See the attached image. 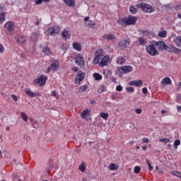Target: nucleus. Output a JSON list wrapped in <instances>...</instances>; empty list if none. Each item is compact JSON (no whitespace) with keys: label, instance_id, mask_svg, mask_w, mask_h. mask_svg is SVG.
Segmentation results:
<instances>
[{"label":"nucleus","instance_id":"f257e3e1","mask_svg":"<svg viewBox=\"0 0 181 181\" xmlns=\"http://www.w3.org/2000/svg\"><path fill=\"white\" fill-rule=\"evenodd\" d=\"M136 21H138L136 17L129 16V17L119 18L117 21V23L119 25H122V26H129L131 25H135V23H136Z\"/></svg>","mask_w":181,"mask_h":181},{"label":"nucleus","instance_id":"f03ea898","mask_svg":"<svg viewBox=\"0 0 181 181\" xmlns=\"http://www.w3.org/2000/svg\"><path fill=\"white\" fill-rule=\"evenodd\" d=\"M136 8H139L144 12L146 13H152V12H155V8L150 4L146 3H140L136 5Z\"/></svg>","mask_w":181,"mask_h":181},{"label":"nucleus","instance_id":"7ed1b4c3","mask_svg":"<svg viewBox=\"0 0 181 181\" xmlns=\"http://www.w3.org/2000/svg\"><path fill=\"white\" fill-rule=\"evenodd\" d=\"M47 81V76H45V75H41L40 77L37 79H34V83L35 84H38L40 86V87L46 85V81Z\"/></svg>","mask_w":181,"mask_h":181},{"label":"nucleus","instance_id":"20e7f679","mask_svg":"<svg viewBox=\"0 0 181 181\" xmlns=\"http://www.w3.org/2000/svg\"><path fill=\"white\" fill-rule=\"evenodd\" d=\"M146 49L147 53H148V54H150V56H158V54H159V51H158V49H156V48L153 46L151 45H148L146 47Z\"/></svg>","mask_w":181,"mask_h":181},{"label":"nucleus","instance_id":"39448f33","mask_svg":"<svg viewBox=\"0 0 181 181\" xmlns=\"http://www.w3.org/2000/svg\"><path fill=\"white\" fill-rule=\"evenodd\" d=\"M47 30L49 35L54 36L55 35H57L59 32H60V26L54 25L53 27H49Z\"/></svg>","mask_w":181,"mask_h":181},{"label":"nucleus","instance_id":"423d86ee","mask_svg":"<svg viewBox=\"0 0 181 181\" xmlns=\"http://www.w3.org/2000/svg\"><path fill=\"white\" fill-rule=\"evenodd\" d=\"M131 45V41L129 40H122L119 42V47L122 50H124V49H127L128 46Z\"/></svg>","mask_w":181,"mask_h":181},{"label":"nucleus","instance_id":"0eeeda50","mask_svg":"<svg viewBox=\"0 0 181 181\" xmlns=\"http://www.w3.org/2000/svg\"><path fill=\"white\" fill-rule=\"evenodd\" d=\"M84 77H86V74L83 71H79L76 75V83L78 82L80 84L84 80Z\"/></svg>","mask_w":181,"mask_h":181},{"label":"nucleus","instance_id":"6e6552de","mask_svg":"<svg viewBox=\"0 0 181 181\" xmlns=\"http://www.w3.org/2000/svg\"><path fill=\"white\" fill-rule=\"evenodd\" d=\"M75 61L78 66H80V67H84V59H83V56L81 55V54H78V56L75 59Z\"/></svg>","mask_w":181,"mask_h":181},{"label":"nucleus","instance_id":"1a4fd4ad","mask_svg":"<svg viewBox=\"0 0 181 181\" xmlns=\"http://www.w3.org/2000/svg\"><path fill=\"white\" fill-rule=\"evenodd\" d=\"M118 71L124 73V74H127V73H131L132 71V66H121L119 69Z\"/></svg>","mask_w":181,"mask_h":181},{"label":"nucleus","instance_id":"9d476101","mask_svg":"<svg viewBox=\"0 0 181 181\" xmlns=\"http://www.w3.org/2000/svg\"><path fill=\"white\" fill-rule=\"evenodd\" d=\"M100 62L99 63V66L104 67V66H108V62H110V57L105 56L100 59Z\"/></svg>","mask_w":181,"mask_h":181},{"label":"nucleus","instance_id":"9b49d317","mask_svg":"<svg viewBox=\"0 0 181 181\" xmlns=\"http://www.w3.org/2000/svg\"><path fill=\"white\" fill-rule=\"evenodd\" d=\"M103 39L107 40V42H114L117 37L114 34H106L103 36Z\"/></svg>","mask_w":181,"mask_h":181},{"label":"nucleus","instance_id":"f8f14e48","mask_svg":"<svg viewBox=\"0 0 181 181\" xmlns=\"http://www.w3.org/2000/svg\"><path fill=\"white\" fill-rule=\"evenodd\" d=\"M15 40H16L17 43H18L19 45L26 43V38L22 35H16L15 37Z\"/></svg>","mask_w":181,"mask_h":181},{"label":"nucleus","instance_id":"ddd939ff","mask_svg":"<svg viewBox=\"0 0 181 181\" xmlns=\"http://www.w3.org/2000/svg\"><path fill=\"white\" fill-rule=\"evenodd\" d=\"M158 50H164L165 52H167L168 50V45L166 43L163 42V41L158 42Z\"/></svg>","mask_w":181,"mask_h":181},{"label":"nucleus","instance_id":"4468645a","mask_svg":"<svg viewBox=\"0 0 181 181\" xmlns=\"http://www.w3.org/2000/svg\"><path fill=\"white\" fill-rule=\"evenodd\" d=\"M144 84V82L142 80H136V81H132L129 82L130 86H134V87H139L140 86H142Z\"/></svg>","mask_w":181,"mask_h":181},{"label":"nucleus","instance_id":"2eb2a0df","mask_svg":"<svg viewBox=\"0 0 181 181\" xmlns=\"http://www.w3.org/2000/svg\"><path fill=\"white\" fill-rule=\"evenodd\" d=\"M162 86H168V84L170 85L172 84V80H170V78L169 77H165L161 81Z\"/></svg>","mask_w":181,"mask_h":181},{"label":"nucleus","instance_id":"dca6fc26","mask_svg":"<svg viewBox=\"0 0 181 181\" xmlns=\"http://www.w3.org/2000/svg\"><path fill=\"white\" fill-rule=\"evenodd\" d=\"M49 67L51 68V70H52L53 71H56V70H58L59 66H57V61H52Z\"/></svg>","mask_w":181,"mask_h":181},{"label":"nucleus","instance_id":"f3484780","mask_svg":"<svg viewBox=\"0 0 181 181\" xmlns=\"http://www.w3.org/2000/svg\"><path fill=\"white\" fill-rule=\"evenodd\" d=\"M29 121L33 128H35V129H37V128H39V122H37L36 120H33L32 118H29Z\"/></svg>","mask_w":181,"mask_h":181},{"label":"nucleus","instance_id":"a211bd4d","mask_svg":"<svg viewBox=\"0 0 181 181\" xmlns=\"http://www.w3.org/2000/svg\"><path fill=\"white\" fill-rule=\"evenodd\" d=\"M5 28L8 29L9 32H12V29H13V23L12 21H8L5 24Z\"/></svg>","mask_w":181,"mask_h":181},{"label":"nucleus","instance_id":"6ab92c4d","mask_svg":"<svg viewBox=\"0 0 181 181\" xmlns=\"http://www.w3.org/2000/svg\"><path fill=\"white\" fill-rule=\"evenodd\" d=\"M127 59H125V58L122 57H118L116 59V63L117 64H124V63H126Z\"/></svg>","mask_w":181,"mask_h":181},{"label":"nucleus","instance_id":"aec40b11","mask_svg":"<svg viewBox=\"0 0 181 181\" xmlns=\"http://www.w3.org/2000/svg\"><path fill=\"white\" fill-rule=\"evenodd\" d=\"M64 2L66 6H74L76 5L74 0H64Z\"/></svg>","mask_w":181,"mask_h":181},{"label":"nucleus","instance_id":"412c9836","mask_svg":"<svg viewBox=\"0 0 181 181\" xmlns=\"http://www.w3.org/2000/svg\"><path fill=\"white\" fill-rule=\"evenodd\" d=\"M62 37H64V39H70V37H71V35L69 34V31L64 30L62 33Z\"/></svg>","mask_w":181,"mask_h":181},{"label":"nucleus","instance_id":"4be33fe9","mask_svg":"<svg viewBox=\"0 0 181 181\" xmlns=\"http://www.w3.org/2000/svg\"><path fill=\"white\" fill-rule=\"evenodd\" d=\"M25 93L28 94V95H29L30 97H32L33 98H34V97H36V93L32 92V90L25 88L24 90Z\"/></svg>","mask_w":181,"mask_h":181},{"label":"nucleus","instance_id":"5701e85b","mask_svg":"<svg viewBox=\"0 0 181 181\" xmlns=\"http://www.w3.org/2000/svg\"><path fill=\"white\" fill-rule=\"evenodd\" d=\"M158 36L159 37H163V38L167 37H168V31H166V30L159 31Z\"/></svg>","mask_w":181,"mask_h":181},{"label":"nucleus","instance_id":"b1692460","mask_svg":"<svg viewBox=\"0 0 181 181\" xmlns=\"http://www.w3.org/2000/svg\"><path fill=\"white\" fill-rule=\"evenodd\" d=\"M95 57H98L99 59H102L104 57V54H103V50L99 49L95 52Z\"/></svg>","mask_w":181,"mask_h":181},{"label":"nucleus","instance_id":"393cba45","mask_svg":"<svg viewBox=\"0 0 181 181\" xmlns=\"http://www.w3.org/2000/svg\"><path fill=\"white\" fill-rule=\"evenodd\" d=\"M42 52L44 53H45V54H47V56H49V54H50V53H52V50L50 49V48L49 47H43Z\"/></svg>","mask_w":181,"mask_h":181},{"label":"nucleus","instance_id":"a878e982","mask_svg":"<svg viewBox=\"0 0 181 181\" xmlns=\"http://www.w3.org/2000/svg\"><path fill=\"white\" fill-rule=\"evenodd\" d=\"M86 26L88 28H93V26H95V23L91 20H89L85 23Z\"/></svg>","mask_w":181,"mask_h":181},{"label":"nucleus","instance_id":"bb28decb","mask_svg":"<svg viewBox=\"0 0 181 181\" xmlns=\"http://www.w3.org/2000/svg\"><path fill=\"white\" fill-rule=\"evenodd\" d=\"M81 118L86 119V117H88V109H85L83 112L81 113Z\"/></svg>","mask_w":181,"mask_h":181},{"label":"nucleus","instance_id":"cd10ccee","mask_svg":"<svg viewBox=\"0 0 181 181\" xmlns=\"http://www.w3.org/2000/svg\"><path fill=\"white\" fill-rule=\"evenodd\" d=\"M73 48L78 50V52H80L81 50V45H80L78 42H74Z\"/></svg>","mask_w":181,"mask_h":181},{"label":"nucleus","instance_id":"c85d7f7f","mask_svg":"<svg viewBox=\"0 0 181 181\" xmlns=\"http://www.w3.org/2000/svg\"><path fill=\"white\" fill-rule=\"evenodd\" d=\"M175 49L176 47L173 45H170V47L167 45L168 53H173V51H175Z\"/></svg>","mask_w":181,"mask_h":181},{"label":"nucleus","instance_id":"c756f323","mask_svg":"<svg viewBox=\"0 0 181 181\" xmlns=\"http://www.w3.org/2000/svg\"><path fill=\"white\" fill-rule=\"evenodd\" d=\"M119 166L117 165V164L115 163H111L110 165H109V169L110 170H117V169H118Z\"/></svg>","mask_w":181,"mask_h":181},{"label":"nucleus","instance_id":"7c9ffc66","mask_svg":"<svg viewBox=\"0 0 181 181\" xmlns=\"http://www.w3.org/2000/svg\"><path fill=\"white\" fill-rule=\"evenodd\" d=\"M37 37H39V33H33L31 35V40L33 42H35V40H37Z\"/></svg>","mask_w":181,"mask_h":181},{"label":"nucleus","instance_id":"2f4dec72","mask_svg":"<svg viewBox=\"0 0 181 181\" xmlns=\"http://www.w3.org/2000/svg\"><path fill=\"white\" fill-rule=\"evenodd\" d=\"M139 44L141 45H146V43L148 42V41H146V39L142 37H140L139 38Z\"/></svg>","mask_w":181,"mask_h":181},{"label":"nucleus","instance_id":"473e14b6","mask_svg":"<svg viewBox=\"0 0 181 181\" xmlns=\"http://www.w3.org/2000/svg\"><path fill=\"white\" fill-rule=\"evenodd\" d=\"M141 33L142 36H144V37L151 36V32H149V30H141Z\"/></svg>","mask_w":181,"mask_h":181},{"label":"nucleus","instance_id":"72a5a7b5","mask_svg":"<svg viewBox=\"0 0 181 181\" xmlns=\"http://www.w3.org/2000/svg\"><path fill=\"white\" fill-rule=\"evenodd\" d=\"M12 178H13V181H22L21 177H19V175H18V174H16V173L13 174Z\"/></svg>","mask_w":181,"mask_h":181},{"label":"nucleus","instance_id":"f704fd0d","mask_svg":"<svg viewBox=\"0 0 181 181\" xmlns=\"http://www.w3.org/2000/svg\"><path fill=\"white\" fill-rule=\"evenodd\" d=\"M129 11H130L131 13H133V15H135V13H136V12H138V10H136V8H135V6H130Z\"/></svg>","mask_w":181,"mask_h":181},{"label":"nucleus","instance_id":"c9c22d12","mask_svg":"<svg viewBox=\"0 0 181 181\" xmlns=\"http://www.w3.org/2000/svg\"><path fill=\"white\" fill-rule=\"evenodd\" d=\"M79 170L81 172H85L86 171V165L84 164V162H82L81 164L78 167Z\"/></svg>","mask_w":181,"mask_h":181},{"label":"nucleus","instance_id":"e433bc0d","mask_svg":"<svg viewBox=\"0 0 181 181\" xmlns=\"http://www.w3.org/2000/svg\"><path fill=\"white\" fill-rule=\"evenodd\" d=\"M179 145H180V140L176 139L174 141V145H173L174 149H177V146H179Z\"/></svg>","mask_w":181,"mask_h":181},{"label":"nucleus","instance_id":"4c0bfd02","mask_svg":"<svg viewBox=\"0 0 181 181\" xmlns=\"http://www.w3.org/2000/svg\"><path fill=\"white\" fill-rule=\"evenodd\" d=\"M171 173L173 176H176L177 177H180L181 179V173L179 171H172Z\"/></svg>","mask_w":181,"mask_h":181},{"label":"nucleus","instance_id":"58836bf2","mask_svg":"<svg viewBox=\"0 0 181 181\" xmlns=\"http://www.w3.org/2000/svg\"><path fill=\"white\" fill-rule=\"evenodd\" d=\"M88 88V86L84 85L79 88V93H84V91H86Z\"/></svg>","mask_w":181,"mask_h":181},{"label":"nucleus","instance_id":"ea45409f","mask_svg":"<svg viewBox=\"0 0 181 181\" xmlns=\"http://www.w3.org/2000/svg\"><path fill=\"white\" fill-rule=\"evenodd\" d=\"M5 21V13H0V23H2Z\"/></svg>","mask_w":181,"mask_h":181},{"label":"nucleus","instance_id":"a19ab883","mask_svg":"<svg viewBox=\"0 0 181 181\" xmlns=\"http://www.w3.org/2000/svg\"><path fill=\"white\" fill-rule=\"evenodd\" d=\"M100 117H101V118H103V119L107 120V119H108V113L101 112Z\"/></svg>","mask_w":181,"mask_h":181},{"label":"nucleus","instance_id":"79ce46f5","mask_svg":"<svg viewBox=\"0 0 181 181\" xmlns=\"http://www.w3.org/2000/svg\"><path fill=\"white\" fill-rule=\"evenodd\" d=\"M21 117L25 121V122L28 121V115H26V113L25 112H21Z\"/></svg>","mask_w":181,"mask_h":181},{"label":"nucleus","instance_id":"37998d69","mask_svg":"<svg viewBox=\"0 0 181 181\" xmlns=\"http://www.w3.org/2000/svg\"><path fill=\"white\" fill-rule=\"evenodd\" d=\"M93 77L95 78V80H101L103 78V76L100 75V74L95 73L93 74Z\"/></svg>","mask_w":181,"mask_h":181},{"label":"nucleus","instance_id":"c03bdc74","mask_svg":"<svg viewBox=\"0 0 181 181\" xmlns=\"http://www.w3.org/2000/svg\"><path fill=\"white\" fill-rule=\"evenodd\" d=\"M100 60H101L100 58L95 57V58H94V59L93 61V64H98V63H100Z\"/></svg>","mask_w":181,"mask_h":181},{"label":"nucleus","instance_id":"a18cd8bd","mask_svg":"<svg viewBox=\"0 0 181 181\" xmlns=\"http://www.w3.org/2000/svg\"><path fill=\"white\" fill-rule=\"evenodd\" d=\"M104 91H105V86H100V88L98 89V93L99 94H101V93H104Z\"/></svg>","mask_w":181,"mask_h":181},{"label":"nucleus","instance_id":"49530a36","mask_svg":"<svg viewBox=\"0 0 181 181\" xmlns=\"http://www.w3.org/2000/svg\"><path fill=\"white\" fill-rule=\"evenodd\" d=\"M170 141V140L168 138H163L160 139V142H163V144H168Z\"/></svg>","mask_w":181,"mask_h":181},{"label":"nucleus","instance_id":"de8ad7c7","mask_svg":"<svg viewBox=\"0 0 181 181\" xmlns=\"http://www.w3.org/2000/svg\"><path fill=\"white\" fill-rule=\"evenodd\" d=\"M159 45V42H156V41H152L151 44L150 45V46H153V47H155L156 46L158 47Z\"/></svg>","mask_w":181,"mask_h":181},{"label":"nucleus","instance_id":"09e8293b","mask_svg":"<svg viewBox=\"0 0 181 181\" xmlns=\"http://www.w3.org/2000/svg\"><path fill=\"white\" fill-rule=\"evenodd\" d=\"M134 173H139L141 172V168L136 166L134 170Z\"/></svg>","mask_w":181,"mask_h":181},{"label":"nucleus","instance_id":"8fccbe9b","mask_svg":"<svg viewBox=\"0 0 181 181\" xmlns=\"http://www.w3.org/2000/svg\"><path fill=\"white\" fill-rule=\"evenodd\" d=\"M127 90L129 93H134V91H135V89L133 87H128L127 88Z\"/></svg>","mask_w":181,"mask_h":181},{"label":"nucleus","instance_id":"3c124183","mask_svg":"<svg viewBox=\"0 0 181 181\" xmlns=\"http://www.w3.org/2000/svg\"><path fill=\"white\" fill-rule=\"evenodd\" d=\"M135 112L136 114H142V109H139V108H137V109H135Z\"/></svg>","mask_w":181,"mask_h":181},{"label":"nucleus","instance_id":"603ef678","mask_svg":"<svg viewBox=\"0 0 181 181\" xmlns=\"http://www.w3.org/2000/svg\"><path fill=\"white\" fill-rule=\"evenodd\" d=\"M116 90H117V91H122V86H121V85H118V86L116 87Z\"/></svg>","mask_w":181,"mask_h":181},{"label":"nucleus","instance_id":"864d4df0","mask_svg":"<svg viewBox=\"0 0 181 181\" xmlns=\"http://www.w3.org/2000/svg\"><path fill=\"white\" fill-rule=\"evenodd\" d=\"M173 52L179 54L181 52V49L175 47V49H174V51H173Z\"/></svg>","mask_w":181,"mask_h":181},{"label":"nucleus","instance_id":"5fc2aeb1","mask_svg":"<svg viewBox=\"0 0 181 181\" xmlns=\"http://www.w3.org/2000/svg\"><path fill=\"white\" fill-rule=\"evenodd\" d=\"M71 70H72L73 71H74L75 73H77V71H78V67H77V66H73V67L71 68Z\"/></svg>","mask_w":181,"mask_h":181},{"label":"nucleus","instance_id":"6e6d98bb","mask_svg":"<svg viewBox=\"0 0 181 181\" xmlns=\"http://www.w3.org/2000/svg\"><path fill=\"white\" fill-rule=\"evenodd\" d=\"M4 50H5V48L4 47V45L0 44V52H1V53H4Z\"/></svg>","mask_w":181,"mask_h":181},{"label":"nucleus","instance_id":"4d7b16f0","mask_svg":"<svg viewBox=\"0 0 181 181\" xmlns=\"http://www.w3.org/2000/svg\"><path fill=\"white\" fill-rule=\"evenodd\" d=\"M142 93L143 94H148V89L146 88H143Z\"/></svg>","mask_w":181,"mask_h":181},{"label":"nucleus","instance_id":"13d9d810","mask_svg":"<svg viewBox=\"0 0 181 181\" xmlns=\"http://www.w3.org/2000/svg\"><path fill=\"white\" fill-rule=\"evenodd\" d=\"M11 98H13V101H17L18 100V96L15 95H12Z\"/></svg>","mask_w":181,"mask_h":181},{"label":"nucleus","instance_id":"bf43d9fd","mask_svg":"<svg viewBox=\"0 0 181 181\" xmlns=\"http://www.w3.org/2000/svg\"><path fill=\"white\" fill-rule=\"evenodd\" d=\"M43 2V0H36L35 4L36 5H40Z\"/></svg>","mask_w":181,"mask_h":181},{"label":"nucleus","instance_id":"052dcab7","mask_svg":"<svg viewBox=\"0 0 181 181\" xmlns=\"http://www.w3.org/2000/svg\"><path fill=\"white\" fill-rule=\"evenodd\" d=\"M52 97H57V93H56V91H54V90H52Z\"/></svg>","mask_w":181,"mask_h":181},{"label":"nucleus","instance_id":"680f3d73","mask_svg":"<svg viewBox=\"0 0 181 181\" xmlns=\"http://www.w3.org/2000/svg\"><path fill=\"white\" fill-rule=\"evenodd\" d=\"M110 80L113 81V83H117V78H115V77H113V76L110 77Z\"/></svg>","mask_w":181,"mask_h":181},{"label":"nucleus","instance_id":"e2e57ef3","mask_svg":"<svg viewBox=\"0 0 181 181\" xmlns=\"http://www.w3.org/2000/svg\"><path fill=\"white\" fill-rule=\"evenodd\" d=\"M143 142H145L146 144H148V142H149V139H148V138H144V139H143Z\"/></svg>","mask_w":181,"mask_h":181},{"label":"nucleus","instance_id":"0e129e2a","mask_svg":"<svg viewBox=\"0 0 181 181\" xmlns=\"http://www.w3.org/2000/svg\"><path fill=\"white\" fill-rule=\"evenodd\" d=\"M148 169L150 171L153 170V167L151 165V163H148Z\"/></svg>","mask_w":181,"mask_h":181},{"label":"nucleus","instance_id":"69168bd1","mask_svg":"<svg viewBox=\"0 0 181 181\" xmlns=\"http://www.w3.org/2000/svg\"><path fill=\"white\" fill-rule=\"evenodd\" d=\"M90 104H91L92 105H94V104H97V102L95 101V100H92L90 101Z\"/></svg>","mask_w":181,"mask_h":181},{"label":"nucleus","instance_id":"338daca9","mask_svg":"<svg viewBox=\"0 0 181 181\" xmlns=\"http://www.w3.org/2000/svg\"><path fill=\"white\" fill-rule=\"evenodd\" d=\"M179 100H181V95H178L177 97V101L179 103Z\"/></svg>","mask_w":181,"mask_h":181},{"label":"nucleus","instance_id":"774afa93","mask_svg":"<svg viewBox=\"0 0 181 181\" xmlns=\"http://www.w3.org/2000/svg\"><path fill=\"white\" fill-rule=\"evenodd\" d=\"M21 57H22L23 59H26V54L22 53V54H21Z\"/></svg>","mask_w":181,"mask_h":181}]
</instances>
